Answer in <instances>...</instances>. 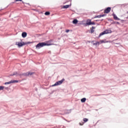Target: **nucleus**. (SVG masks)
I'll return each instance as SVG.
<instances>
[{
    "instance_id": "obj_16",
    "label": "nucleus",
    "mask_w": 128,
    "mask_h": 128,
    "mask_svg": "<svg viewBox=\"0 0 128 128\" xmlns=\"http://www.w3.org/2000/svg\"><path fill=\"white\" fill-rule=\"evenodd\" d=\"M94 28H96V27L94 26H92V30H91V33L92 34V32H94Z\"/></svg>"
},
{
    "instance_id": "obj_1",
    "label": "nucleus",
    "mask_w": 128,
    "mask_h": 128,
    "mask_svg": "<svg viewBox=\"0 0 128 128\" xmlns=\"http://www.w3.org/2000/svg\"><path fill=\"white\" fill-rule=\"evenodd\" d=\"M52 46V44L46 43V42H39L38 44L36 46V48H38V50H40V48H42L44 46Z\"/></svg>"
},
{
    "instance_id": "obj_25",
    "label": "nucleus",
    "mask_w": 128,
    "mask_h": 128,
    "mask_svg": "<svg viewBox=\"0 0 128 128\" xmlns=\"http://www.w3.org/2000/svg\"><path fill=\"white\" fill-rule=\"evenodd\" d=\"M101 16V18H102L104 16H106V14H102V15H100Z\"/></svg>"
},
{
    "instance_id": "obj_33",
    "label": "nucleus",
    "mask_w": 128,
    "mask_h": 128,
    "mask_svg": "<svg viewBox=\"0 0 128 128\" xmlns=\"http://www.w3.org/2000/svg\"><path fill=\"white\" fill-rule=\"evenodd\" d=\"M117 24H120V22H117Z\"/></svg>"
},
{
    "instance_id": "obj_2",
    "label": "nucleus",
    "mask_w": 128,
    "mask_h": 128,
    "mask_svg": "<svg viewBox=\"0 0 128 128\" xmlns=\"http://www.w3.org/2000/svg\"><path fill=\"white\" fill-rule=\"evenodd\" d=\"M30 44V42H16V44L19 46V48H20V46H26V44Z\"/></svg>"
},
{
    "instance_id": "obj_3",
    "label": "nucleus",
    "mask_w": 128,
    "mask_h": 128,
    "mask_svg": "<svg viewBox=\"0 0 128 128\" xmlns=\"http://www.w3.org/2000/svg\"><path fill=\"white\" fill-rule=\"evenodd\" d=\"M111 32H112V30H106L104 31L103 32L100 33V34L98 36V38H100V36H104V34H111Z\"/></svg>"
},
{
    "instance_id": "obj_21",
    "label": "nucleus",
    "mask_w": 128,
    "mask_h": 128,
    "mask_svg": "<svg viewBox=\"0 0 128 128\" xmlns=\"http://www.w3.org/2000/svg\"><path fill=\"white\" fill-rule=\"evenodd\" d=\"M12 84V81H10L9 82H6L4 83V84Z\"/></svg>"
},
{
    "instance_id": "obj_24",
    "label": "nucleus",
    "mask_w": 128,
    "mask_h": 128,
    "mask_svg": "<svg viewBox=\"0 0 128 128\" xmlns=\"http://www.w3.org/2000/svg\"><path fill=\"white\" fill-rule=\"evenodd\" d=\"M18 76H24V73L23 74H18Z\"/></svg>"
},
{
    "instance_id": "obj_18",
    "label": "nucleus",
    "mask_w": 128,
    "mask_h": 128,
    "mask_svg": "<svg viewBox=\"0 0 128 128\" xmlns=\"http://www.w3.org/2000/svg\"><path fill=\"white\" fill-rule=\"evenodd\" d=\"M64 8H70V5H66L63 6Z\"/></svg>"
},
{
    "instance_id": "obj_29",
    "label": "nucleus",
    "mask_w": 128,
    "mask_h": 128,
    "mask_svg": "<svg viewBox=\"0 0 128 128\" xmlns=\"http://www.w3.org/2000/svg\"><path fill=\"white\" fill-rule=\"evenodd\" d=\"M8 88L6 87L5 88L6 90H8Z\"/></svg>"
},
{
    "instance_id": "obj_26",
    "label": "nucleus",
    "mask_w": 128,
    "mask_h": 128,
    "mask_svg": "<svg viewBox=\"0 0 128 128\" xmlns=\"http://www.w3.org/2000/svg\"><path fill=\"white\" fill-rule=\"evenodd\" d=\"M16 2H22V0H16Z\"/></svg>"
},
{
    "instance_id": "obj_17",
    "label": "nucleus",
    "mask_w": 128,
    "mask_h": 128,
    "mask_svg": "<svg viewBox=\"0 0 128 128\" xmlns=\"http://www.w3.org/2000/svg\"><path fill=\"white\" fill-rule=\"evenodd\" d=\"M45 16H50V12H46L44 13Z\"/></svg>"
},
{
    "instance_id": "obj_20",
    "label": "nucleus",
    "mask_w": 128,
    "mask_h": 128,
    "mask_svg": "<svg viewBox=\"0 0 128 128\" xmlns=\"http://www.w3.org/2000/svg\"><path fill=\"white\" fill-rule=\"evenodd\" d=\"M102 18V16L100 15H98L94 17V18Z\"/></svg>"
},
{
    "instance_id": "obj_15",
    "label": "nucleus",
    "mask_w": 128,
    "mask_h": 128,
    "mask_svg": "<svg viewBox=\"0 0 128 128\" xmlns=\"http://www.w3.org/2000/svg\"><path fill=\"white\" fill-rule=\"evenodd\" d=\"M86 98H82V99H81L82 102H86Z\"/></svg>"
},
{
    "instance_id": "obj_5",
    "label": "nucleus",
    "mask_w": 128,
    "mask_h": 128,
    "mask_svg": "<svg viewBox=\"0 0 128 128\" xmlns=\"http://www.w3.org/2000/svg\"><path fill=\"white\" fill-rule=\"evenodd\" d=\"M32 74H34V72H30L24 73L23 74V75H24V76H32Z\"/></svg>"
},
{
    "instance_id": "obj_8",
    "label": "nucleus",
    "mask_w": 128,
    "mask_h": 128,
    "mask_svg": "<svg viewBox=\"0 0 128 128\" xmlns=\"http://www.w3.org/2000/svg\"><path fill=\"white\" fill-rule=\"evenodd\" d=\"M18 76V72H14L12 74H10V76Z\"/></svg>"
},
{
    "instance_id": "obj_11",
    "label": "nucleus",
    "mask_w": 128,
    "mask_h": 128,
    "mask_svg": "<svg viewBox=\"0 0 128 128\" xmlns=\"http://www.w3.org/2000/svg\"><path fill=\"white\" fill-rule=\"evenodd\" d=\"M26 36H28V34L26 32H22V36L23 38H26Z\"/></svg>"
},
{
    "instance_id": "obj_22",
    "label": "nucleus",
    "mask_w": 128,
    "mask_h": 128,
    "mask_svg": "<svg viewBox=\"0 0 128 128\" xmlns=\"http://www.w3.org/2000/svg\"><path fill=\"white\" fill-rule=\"evenodd\" d=\"M4 88V86H0V90H2Z\"/></svg>"
},
{
    "instance_id": "obj_14",
    "label": "nucleus",
    "mask_w": 128,
    "mask_h": 128,
    "mask_svg": "<svg viewBox=\"0 0 128 128\" xmlns=\"http://www.w3.org/2000/svg\"><path fill=\"white\" fill-rule=\"evenodd\" d=\"M100 42H96L95 43H94L93 45L94 46H100Z\"/></svg>"
},
{
    "instance_id": "obj_6",
    "label": "nucleus",
    "mask_w": 128,
    "mask_h": 128,
    "mask_svg": "<svg viewBox=\"0 0 128 128\" xmlns=\"http://www.w3.org/2000/svg\"><path fill=\"white\" fill-rule=\"evenodd\" d=\"M111 10H112V8H110V7H108V8H107L104 10V14H108L109 12H110Z\"/></svg>"
},
{
    "instance_id": "obj_10",
    "label": "nucleus",
    "mask_w": 128,
    "mask_h": 128,
    "mask_svg": "<svg viewBox=\"0 0 128 128\" xmlns=\"http://www.w3.org/2000/svg\"><path fill=\"white\" fill-rule=\"evenodd\" d=\"M99 42L100 44H106V42H110L106 41V40H100Z\"/></svg>"
},
{
    "instance_id": "obj_4",
    "label": "nucleus",
    "mask_w": 128,
    "mask_h": 128,
    "mask_svg": "<svg viewBox=\"0 0 128 128\" xmlns=\"http://www.w3.org/2000/svg\"><path fill=\"white\" fill-rule=\"evenodd\" d=\"M64 82V78H62V80L56 82L52 86H60L62 82Z\"/></svg>"
},
{
    "instance_id": "obj_23",
    "label": "nucleus",
    "mask_w": 128,
    "mask_h": 128,
    "mask_svg": "<svg viewBox=\"0 0 128 128\" xmlns=\"http://www.w3.org/2000/svg\"><path fill=\"white\" fill-rule=\"evenodd\" d=\"M72 112V110H68V112L66 114H70Z\"/></svg>"
},
{
    "instance_id": "obj_12",
    "label": "nucleus",
    "mask_w": 128,
    "mask_h": 128,
    "mask_svg": "<svg viewBox=\"0 0 128 128\" xmlns=\"http://www.w3.org/2000/svg\"><path fill=\"white\" fill-rule=\"evenodd\" d=\"M114 20H120V18H118V16H116V15L114 14Z\"/></svg>"
},
{
    "instance_id": "obj_30",
    "label": "nucleus",
    "mask_w": 128,
    "mask_h": 128,
    "mask_svg": "<svg viewBox=\"0 0 128 128\" xmlns=\"http://www.w3.org/2000/svg\"><path fill=\"white\" fill-rule=\"evenodd\" d=\"M98 21H100V20H96V22H98Z\"/></svg>"
},
{
    "instance_id": "obj_19",
    "label": "nucleus",
    "mask_w": 128,
    "mask_h": 128,
    "mask_svg": "<svg viewBox=\"0 0 128 128\" xmlns=\"http://www.w3.org/2000/svg\"><path fill=\"white\" fill-rule=\"evenodd\" d=\"M83 120H84V122H87L88 121V118H84L83 119Z\"/></svg>"
},
{
    "instance_id": "obj_7",
    "label": "nucleus",
    "mask_w": 128,
    "mask_h": 128,
    "mask_svg": "<svg viewBox=\"0 0 128 128\" xmlns=\"http://www.w3.org/2000/svg\"><path fill=\"white\" fill-rule=\"evenodd\" d=\"M89 20L90 22H88V20L86 23V24H87L88 26H90L92 24H93L94 26V24H96V23L94 22H92L91 20Z\"/></svg>"
},
{
    "instance_id": "obj_13",
    "label": "nucleus",
    "mask_w": 128,
    "mask_h": 128,
    "mask_svg": "<svg viewBox=\"0 0 128 128\" xmlns=\"http://www.w3.org/2000/svg\"><path fill=\"white\" fill-rule=\"evenodd\" d=\"M78 20L74 19L73 20L72 23L74 24H78Z\"/></svg>"
},
{
    "instance_id": "obj_27",
    "label": "nucleus",
    "mask_w": 128,
    "mask_h": 128,
    "mask_svg": "<svg viewBox=\"0 0 128 128\" xmlns=\"http://www.w3.org/2000/svg\"><path fill=\"white\" fill-rule=\"evenodd\" d=\"M79 124H80V126H83V124H82V123H79Z\"/></svg>"
},
{
    "instance_id": "obj_28",
    "label": "nucleus",
    "mask_w": 128,
    "mask_h": 128,
    "mask_svg": "<svg viewBox=\"0 0 128 128\" xmlns=\"http://www.w3.org/2000/svg\"><path fill=\"white\" fill-rule=\"evenodd\" d=\"M70 32V30H66V32Z\"/></svg>"
},
{
    "instance_id": "obj_9",
    "label": "nucleus",
    "mask_w": 128,
    "mask_h": 128,
    "mask_svg": "<svg viewBox=\"0 0 128 128\" xmlns=\"http://www.w3.org/2000/svg\"><path fill=\"white\" fill-rule=\"evenodd\" d=\"M20 81L18 80H11V84H18V82H20Z\"/></svg>"
},
{
    "instance_id": "obj_32",
    "label": "nucleus",
    "mask_w": 128,
    "mask_h": 128,
    "mask_svg": "<svg viewBox=\"0 0 128 128\" xmlns=\"http://www.w3.org/2000/svg\"><path fill=\"white\" fill-rule=\"evenodd\" d=\"M102 20H104V19H102V20H101V22H102Z\"/></svg>"
},
{
    "instance_id": "obj_31",
    "label": "nucleus",
    "mask_w": 128,
    "mask_h": 128,
    "mask_svg": "<svg viewBox=\"0 0 128 128\" xmlns=\"http://www.w3.org/2000/svg\"><path fill=\"white\" fill-rule=\"evenodd\" d=\"M116 44H120V43H118H118H116Z\"/></svg>"
}]
</instances>
